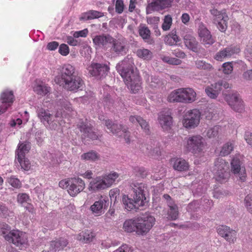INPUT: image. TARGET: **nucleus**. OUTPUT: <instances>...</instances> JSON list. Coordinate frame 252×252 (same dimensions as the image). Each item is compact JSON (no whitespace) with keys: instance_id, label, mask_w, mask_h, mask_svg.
Here are the masks:
<instances>
[{"instance_id":"obj_1","label":"nucleus","mask_w":252,"mask_h":252,"mask_svg":"<svg viewBox=\"0 0 252 252\" xmlns=\"http://www.w3.org/2000/svg\"><path fill=\"white\" fill-rule=\"evenodd\" d=\"M116 69L125 84L133 93L140 90V78L137 72L134 70L133 63L131 61L128 60L122 61L117 65Z\"/></svg>"},{"instance_id":"obj_2","label":"nucleus","mask_w":252,"mask_h":252,"mask_svg":"<svg viewBox=\"0 0 252 252\" xmlns=\"http://www.w3.org/2000/svg\"><path fill=\"white\" fill-rule=\"evenodd\" d=\"M59 186L63 189H66L68 193L72 197L77 196L85 189V181L78 177H73L62 180Z\"/></svg>"},{"instance_id":"obj_3","label":"nucleus","mask_w":252,"mask_h":252,"mask_svg":"<svg viewBox=\"0 0 252 252\" xmlns=\"http://www.w3.org/2000/svg\"><path fill=\"white\" fill-rule=\"evenodd\" d=\"M229 164L221 158H218L215 162L213 170L216 180L220 183L226 182L230 176Z\"/></svg>"},{"instance_id":"obj_4","label":"nucleus","mask_w":252,"mask_h":252,"mask_svg":"<svg viewBox=\"0 0 252 252\" xmlns=\"http://www.w3.org/2000/svg\"><path fill=\"white\" fill-rule=\"evenodd\" d=\"M201 117V112L198 109L195 108L188 111L183 116V126L189 130L196 128L200 124Z\"/></svg>"},{"instance_id":"obj_5","label":"nucleus","mask_w":252,"mask_h":252,"mask_svg":"<svg viewBox=\"0 0 252 252\" xmlns=\"http://www.w3.org/2000/svg\"><path fill=\"white\" fill-rule=\"evenodd\" d=\"M212 16L213 23L217 25L218 29L221 32H224L227 28L228 17L225 10H218L213 8L210 10Z\"/></svg>"},{"instance_id":"obj_6","label":"nucleus","mask_w":252,"mask_h":252,"mask_svg":"<svg viewBox=\"0 0 252 252\" xmlns=\"http://www.w3.org/2000/svg\"><path fill=\"white\" fill-rule=\"evenodd\" d=\"M137 231L136 234L139 235L146 234L153 227L155 223V218L150 215L143 217L136 218Z\"/></svg>"},{"instance_id":"obj_7","label":"nucleus","mask_w":252,"mask_h":252,"mask_svg":"<svg viewBox=\"0 0 252 252\" xmlns=\"http://www.w3.org/2000/svg\"><path fill=\"white\" fill-rule=\"evenodd\" d=\"M77 126L82 133L81 138L85 143L98 138L97 134L93 129V126L87 120L85 121H80Z\"/></svg>"},{"instance_id":"obj_8","label":"nucleus","mask_w":252,"mask_h":252,"mask_svg":"<svg viewBox=\"0 0 252 252\" xmlns=\"http://www.w3.org/2000/svg\"><path fill=\"white\" fill-rule=\"evenodd\" d=\"M58 84L62 86L65 90L73 92L82 90L84 85L83 79L77 75L67 79Z\"/></svg>"},{"instance_id":"obj_9","label":"nucleus","mask_w":252,"mask_h":252,"mask_svg":"<svg viewBox=\"0 0 252 252\" xmlns=\"http://www.w3.org/2000/svg\"><path fill=\"white\" fill-rule=\"evenodd\" d=\"M105 126L114 134L121 136L123 134L126 142L127 144L130 143V132L127 127H125L122 125L115 124L110 120L105 121Z\"/></svg>"},{"instance_id":"obj_10","label":"nucleus","mask_w":252,"mask_h":252,"mask_svg":"<svg viewBox=\"0 0 252 252\" xmlns=\"http://www.w3.org/2000/svg\"><path fill=\"white\" fill-rule=\"evenodd\" d=\"M205 144L204 139L200 135H194L189 138L186 148L189 152L198 154L203 150Z\"/></svg>"},{"instance_id":"obj_11","label":"nucleus","mask_w":252,"mask_h":252,"mask_svg":"<svg viewBox=\"0 0 252 252\" xmlns=\"http://www.w3.org/2000/svg\"><path fill=\"white\" fill-rule=\"evenodd\" d=\"M219 236L224 238L230 244H234L237 240V231L225 225H220L217 228Z\"/></svg>"},{"instance_id":"obj_12","label":"nucleus","mask_w":252,"mask_h":252,"mask_svg":"<svg viewBox=\"0 0 252 252\" xmlns=\"http://www.w3.org/2000/svg\"><path fill=\"white\" fill-rule=\"evenodd\" d=\"M14 100L15 96L12 91L6 89L1 92L0 95V101L2 105L0 106V115L7 111Z\"/></svg>"},{"instance_id":"obj_13","label":"nucleus","mask_w":252,"mask_h":252,"mask_svg":"<svg viewBox=\"0 0 252 252\" xmlns=\"http://www.w3.org/2000/svg\"><path fill=\"white\" fill-rule=\"evenodd\" d=\"M88 70L92 76L101 78L107 75L110 68L106 64L93 63L89 66Z\"/></svg>"},{"instance_id":"obj_14","label":"nucleus","mask_w":252,"mask_h":252,"mask_svg":"<svg viewBox=\"0 0 252 252\" xmlns=\"http://www.w3.org/2000/svg\"><path fill=\"white\" fill-rule=\"evenodd\" d=\"M37 116L40 122L46 127L51 129H56L57 127V125L54 122L53 116L50 114L48 110H45L43 108L39 109L37 111Z\"/></svg>"},{"instance_id":"obj_15","label":"nucleus","mask_w":252,"mask_h":252,"mask_svg":"<svg viewBox=\"0 0 252 252\" xmlns=\"http://www.w3.org/2000/svg\"><path fill=\"white\" fill-rule=\"evenodd\" d=\"M108 198L106 195H100L98 200L95 201L90 207L92 214L95 217H99L104 213L106 204H108Z\"/></svg>"},{"instance_id":"obj_16","label":"nucleus","mask_w":252,"mask_h":252,"mask_svg":"<svg viewBox=\"0 0 252 252\" xmlns=\"http://www.w3.org/2000/svg\"><path fill=\"white\" fill-rule=\"evenodd\" d=\"M122 201L125 208L128 211L133 209H138L140 207L145 206L146 201L133 195V199L128 197L127 195H124Z\"/></svg>"},{"instance_id":"obj_17","label":"nucleus","mask_w":252,"mask_h":252,"mask_svg":"<svg viewBox=\"0 0 252 252\" xmlns=\"http://www.w3.org/2000/svg\"><path fill=\"white\" fill-rule=\"evenodd\" d=\"M224 99L227 102L228 105L234 111L238 112H241L243 111V102L237 94H226L225 95Z\"/></svg>"},{"instance_id":"obj_18","label":"nucleus","mask_w":252,"mask_h":252,"mask_svg":"<svg viewBox=\"0 0 252 252\" xmlns=\"http://www.w3.org/2000/svg\"><path fill=\"white\" fill-rule=\"evenodd\" d=\"M76 75L77 74L75 68L73 65L70 64H64L62 68L60 75L55 77V81L57 84L61 83L63 81Z\"/></svg>"},{"instance_id":"obj_19","label":"nucleus","mask_w":252,"mask_h":252,"mask_svg":"<svg viewBox=\"0 0 252 252\" xmlns=\"http://www.w3.org/2000/svg\"><path fill=\"white\" fill-rule=\"evenodd\" d=\"M198 34L202 44L210 45L215 42V39L211 32L202 23L199 25Z\"/></svg>"},{"instance_id":"obj_20","label":"nucleus","mask_w":252,"mask_h":252,"mask_svg":"<svg viewBox=\"0 0 252 252\" xmlns=\"http://www.w3.org/2000/svg\"><path fill=\"white\" fill-rule=\"evenodd\" d=\"M25 234L18 230H13L9 232V235L5 237V240L12 243L16 246L23 245L27 239L24 237Z\"/></svg>"},{"instance_id":"obj_21","label":"nucleus","mask_w":252,"mask_h":252,"mask_svg":"<svg viewBox=\"0 0 252 252\" xmlns=\"http://www.w3.org/2000/svg\"><path fill=\"white\" fill-rule=\"evenodd\" d=\"M158 121L163 130L168 131L170 129L172 124V117L169 110L161 111L158 114Z\"/></svg>"},{"instance_id":"obj_22","label":"nucleus","mask_w":252,"mask_h":252,"mask_svg":"<svg viewBox=\"0 0 252 252\" xmlns=\"http://www.w3.org/2000/svg\"><path fill=\"white\" fill-rule=\"evenodd\" d=\"M240 49L237 46H230L220 50L215 55V59L218 61H222L225 58L230 57L235 54L239 53Z\"/></svg>"},{"instance_id":"obj_23","label":"nucleus","mask_w":252,"mask_h":252,"mask_svg":"<svg viewBox=\"0 0 252 252\" xmlns=\"http://www.w3.org/2000/svg\"><path fill=\"white\" fill-rule=\"evenodd\" d=\"M181 103H191L196 99V94L194 90L190 88H180Z\"/></svg>"},{"instance_id":"obj_24","label":"nucleus","mask_w":252,"mask_h":252,"mask_svg":"<svg viewBox=\"0 0 252 252\" xmlns=\"http://www.w3.org/2000/svg\"><path fill=\"white\" fill-rule=\"evenodd\" d=\"M112 37L108 34H101L94 36L93 38V42L95 49L106 48L107 44H110L112 40Z\"/></svg>"},{"instance_id":"obj_25","label":"nucleus","mask_w":252,"mask_h":252,"mask_svg":"<svg viewBox=\"0 0 252 252\" xmlns=\"http://www.w3.org/2000/svg\"><path fill=\"white\" fill-rule=\"evenodd\" d=\"M111 44V51L117 55H123L126 53V42L123 39H116L112 37L110 43Z\"/></svg>"},{"instance_id":"obj_26","label":"nucleus","mask_w":252,"mask_h":252,"mask_svg":"<svg viewBox=\"0 0 252 252\" xmlns=\"http://www.w3.org/2000/svg\"><path fill=\"white\" fill-rule=\"evenodd\" d=\"M107 189L105 182L102 176H97L93 178L90 182L88 190L93 192H96Z\"/></svg>"},{"instance_id":"obj_27","label":"nucleus","mask_w":252,"mask_h":252,"mask_svg":"<svg viewBox=\"0 0 252 252\" xmlns=\"http://www.w3.org/2000/svg\"><path fill=\"white\" fill-rule=\"evenodd\" d=\"M172 2L173 0H153L148 4L147 10L151 12L169 7Z\"/></svg>"},{"instance_id":"obj_28","label":"nucleus","mask_w":252,"mask_h":252,"mask_svg":"<svg viewBox=\"0 0 252 252\" xmlns=\"http://www.w3.org/2000/svg\"><path fill=\"white\" fill-rule=\"evenodd\" d=\"M171 162L173 164V169L179 172L187 171L189 167V162L183 158H173Z\"/></svg>"},{"instance_id":"obj_29","label":"nucleus","mask_w":252,"mask_h":252,"mask_svg":"<svg viewBox=\"0 0 252 252\" xmlns=\"http://www.w3.org/2000/svg\"><path fill=\"white\" fill-rule=\"evenodd\" d=\"M130 187L133 190L134 195L143 200H146V197L144 194V189L146 188L145 185L142 183H139L137 181H133L130 183Z\"/></svg>"},{"instance_id":"obj_30","label":"nucleus","mask_w":252,"mask_h":252,"mask_svg":"<svg viewBox=\"0 0 252 252\" xmlns=\"http://www.w3.org/2000/svg\"><path fill=\"white\" fill-rule=\"evenodd\" d=\"M129 120L133 124L138 123L144 132L147 134L150 133V126L148 123L139 116H130Z\"/></svg>"},{"instance_id":"obj_31","label":"nucleus","mask_w":252,"mask_h":252,"mask_svg":"<svg viewBox=\"0 0 252 252\" xmlns=\"http://www.w3.org/2000/svg\"><path fill=\"white\" fill-rule=\"evenodd\" d=\"M67 244L68 241L66 239L60 238L51 242L49 249L50 251L56 252L57 251L63 250Z\"/></svg>"},{"instance_id":"obj_32","label":"nucleus","mask_w":252,"mask_h":252,"mask_svg":"<svg viewBox=\"0 0 252 252\" xmlns=\"http://www.w3.org/2000/svg\"><path fill=\"white\" fill-rule=\"evenodd\" d=\"M95 237V234L89 230L82 231L77 237V239L83 243L87 244L92 242Z\"/></svg>"},{"instance_id":"obj_33","label":"nucleus","mask_w":252,"mask_h":252,"mask_svg":"<svg viewBox=\"0 0 252 252\" xmlns=\"http://www.w3.org/2000/svg\"><path fill=\"white\" fill-rule=\"evenodd\" d=\"M184 39L185 44L188 48L193 52L197 51L198 43L194 36L189 34L186 35L185 36Z\"/></svg>"},{"instance_id":"obj_34","label":"nucleus","mask_w":252,"mask_h":252,"mask_svg":"<svg viewBox=\"0 0 252 252\" xmlns=\"http://www.w3.org/2000/svg\"><path fill=\"white\" fill-rule=\"evenodd\" d=\"M123 229L126 233H132L137 231V219H128L123 223Z\"/></svg>"},{"instance_id":"obj_35","label":"nucleus","mask_w":252,"mask_h":252,"mask_svg":"<svg viewBox=\"0 0 252 252\" xmlns=\"http://www.w3.org/2000/svg\"><path fill=\"white\" fill-rule=\"evenodd\" d=\"M103 16V13L96 10H89L81 14L80 20L88 21L98 18Z\"/></svg>"},{"instance_id":"obj_36","label":"nucleus","mask_w":252,"mask_h":252,"mask_svg":"<svg viewBox=\"0 0 252 252\" xmlns=\"http://www.w3.org/2000/svg\"><path fill=\"white\" fill-rule=\"evenodd\" d=\"M169 208L168 211V218L171 220H175L178 218L179 212L178 207L174 201H170L168 203Z\"/></svg>"},{"instance_id":"obj_37","label":"nucleus","mask_w":252,"mask_h":252,"mask_svg":"<svg viewBox=\"0 0 252 252\" xmlns=\"http://www.w3.org/2000/svg\"><path fill=\"white\" fill-rule=\"evenodd\" d=\"M103 181L105 182L107 188L110 187L119 177V174L116 172H112L109 174H105L101 176Z\"/></svg>"},{"instance_id":"obj_38","label":"nucleus","mask_w":252,"mask_h":252,"mask_svg":"<svg viewBox=\"0 0 252 252\" xmlns=\"http://www.w3.org/2000/svg\"><path fill=\"white\" fill-rule=\"evenodd\" d=\"M50 87L47 86L42 82L35 85L33 87L34 92L37 94L41 96H44L50 92Z\"/></svg>"},{"instance_id":"obj_39","label":"nucleus","mask_w":252,"mask_h":252,"mask_svg":"<svg viewBox=\"0 0 252 252\" xmlns=\"http://www.w3.org/2000/svg\"><path fill=\"white\" fill-rule=\"evenodd\" d=\"M30 145L28 142L19 143L18 149L16 151V157H24L29 152Z\"/></svg>"},{"instance_id":"obj_40","label":"nucleus","mask_w":252,"mask_h":252,"mask_svg":"<svg viewBox=\"0 0 252 252\" xmlns=\"http://www.w3.org/2000/svg\"><path fill=\"white\" fill-rule=\"evenodd\" d=\"M216 83L207 87L205 89L206 94L211 98L215 99L217 97L220 92V89L217 87Z\"/></svg>"},{"instance_id":"obj_41","label":"nucleus","mask_w":252,"mask_h":252,"mask_svg":"<svg viewBox=\"0 0 252 252\" xmlns=\"http://www.w3.org/2000/svg\"><path fill=\"white\" fill-rule=\"evenodd\" d=\"M100 158L99 155L94 151H91L89 152L84 153L81 156V158L82 160H90L91 161H95Z\"/></svg>"},{"instance_id":"obj_42","label":"nucleus","mask_w":252,"mask_h":252,"mask_svg":"<svg viewBox=\"0 0 252 252\" xmlns=\"http://www.w3.org/2000/svg\"><path fill=\"white\" fill-rule=\"evenodd\" d=\"M180 89L171 92L167 97V100L170 102H181Z\"/></svg>"},{"instance_id":"obj_43","label":"nucleus","mask_w":252,"mask_h":252,"mask_svg":"<svg viewBox=\"0 0 252 252\" xmlns=\"http://www.w3.org/2000/svg\"><path fill=\"white\" fill-rule=\"evenodd\" d=\"M146 82L149 87L152 89L158 88L160 85L159 79L155 76H148Z\"/></svg>"},{"instance_id":"obj_44","label":"nucleus","mask_w":252,"mask_h":252,"mask_svg":"<svg viewBox=\"0 0 252 252\" xmlns=\"http://www.w3.org/2000/svg\"><path fill=\"white\" fill-rule=\"evenodd\" d=\"M137 56L145 60H150L153 56L152 53L147 49H139L136 51Z\"/></svg>"},{"instance_id":"obj_45","label":"nucleus","mask_w":252,"mask_h":252,"mask_svg":"<svg viewBox=\"0 0 252 252\" xmlns=\"http://www.w3.org/2000/svg\"><path fill=\"white\" fill-rule=\"evenodd\" d=\"M19 163L21 168L26 171H28L31 168V162L28 158L25 157H16V159Z\"/></svg>"},{"instance_id":"obj_46","label":"nucleus","mask_w":252,"mask_h":252,"mask_svg":"<svg viewBox=\"0 0 252 252\" xmlns=\"http://www.w3.org/2000/svg\"><path fill=\"white\" fill-rule=\"evenodd\" d=\"M231 171L234 174L239 173L241 169H244L243 168H241L240 159L237 157H234L232 159L231 162Z\"/></svg>"},{"instance_id":"obj_47","label":"nucleus","mask_w":252,"mask_h":252,"mask_svg":"<svg viewBox=\"0 0 252 252\" xmlns=\"http://www.w3.org/2000/svg\"><path fill=\"white\" fill-rule=\"evenodd\" d=\"M221 130L220 126H215L207 130L206 135L209 138H216L218 136Z\"/></svg>"},{"instance_id":"obj_48","label":"nucleus","mask_w":252,"mask_h":252,"mask_svg":"<svg viewBox=\"0 0 252 252\" xmlns=\"http://www.w3.org/2000/svg\"><path fill=\"white\" fill-rule=\"evenodd\" d=\"M140 36L144 39H149L151 35V31L148 27L146 26H140L138 30Z\"/></svg>"},{"instance_id":"obj_49","label":"nucleus","mask_w":252,"mask_h":252,"mask_svg":"<svg viewBox=\"0 0 252 252\" xmlns=\"http://www.w3.org/2000/svg\"><path fill=\"white\" fill-rule=\"evenodd\" d=\"M233 150V144L232 142H228L225 143L220 152L221 156H225L229 155Z\"/></svg>"},{"instance_id":"obj_50","label":"nucleus","mask_w":252,"mask_h":252,"mask_svg":"<svg viewBox=\"0 0 252 252\" xmlns=\"http://www.w3.org/2000/svg\"><path fill=\"white\" fill-rule=\"evenodd\" d=\"M172 24V18L171 15H167L164 17L163 23L162 24L161 28L164 31H168Z\"/></svg>"},{"instance_id":"obj_51","label":"nucleus","mask_w":252,"mask_h":252,"mask_svg":"<svg viewBox=\"0 0 252 252\" xmlns=\"http://www.w3.org/2000/svg\"><path fill=\"white\" fill-rule=\"evenodd\" d=\"M195 65L198 69L204 70H211L213 67L212 65L208 63H206L203 60H198L195 62Z\"/></svg>"},{"instance_id":"obj_52","label":"nucleus","mask_w":252,"mask_h":252,"mask_svg":"<svg viewBox=\"0 0 252 252\" xmlns=\"http://www.w3.org/2000/svg\"><path fill=\"white\" fill-rule=\"evenodd\" d=\"M222 72L225 74H230L233 69L232 62H226L222 65Z\"/></svg>"},{"instance_id":"obj_53","label":"nucleus","mask_w":252,"mask_h":252,"mask_svg":"<svg viewBox=\"0 0 252 252\" xmlns=\"http://www.w3.org/2000/svg\"><path fill=\"white\" fill-rule=\"evenodd\" d=\"M8 183L13 187L15 188H20L21 187L22 184L20 181L17 178L14 176H11L8 179Z\"/></svg>"},{"instance_id":"obj_54","label":"nucleus","mask_w":252,"mask_h":252,"mask_svg":"<svg viewBox=\"0 0 252 252\" xmlns=\"http://www.w3.org/2000/svg\"><path fill=\"white\" fill-rule=\"evenodd\" d=\"M168 38L171 39V38L173 39V42H170L169 43L170 45H173L177 44L178 42L180 40L179 37L177 35L176 31L175 30H173L170 33L168 34Z\"/></svg>"},{"instance_id":"obj_55","label":"nucleus","mask_w":252,"mask_h":252,"mask_svg":"<svg viewBox=\"0 0 252 252\" xmlns=\"http://www.w3.org/2000/svg\"><path fill=\"white\" fill-rule=\"evenodd\" d=\"M103 104L105 108L111 110L114 108V101L110 96H107L104 98Z\"/></svg>"},{"instance_id":"obj_56","label":"nucleus","mask_w":252,"mask_h":252,"mask_svg":"<svg viewBox=\"0 0 252 252\" xmlns=\"http://www.w3.org/2000/svg\"><path fill=\"white\" fill-rule=\"evenodd\" d=\"M76 38L74 37L73 36H67L66 38V42L67 43V44L72 46H77L80 45V40L76 39Z\"/></svg>"},{"instance_id":"obj_57","label":"nucleus","mask_w":252,"mask_h":252,"mask_svg":"<svg viewBox=\"0 0 252 252\" xmlns=\"http://www.w3.org/2000/svg\"><path fill=\"white\" fill-rule=\"evenodd\" d=\"M29 200L30 197L27 193H21L17 195V201L21 204L28 202Z\"/></svg>"},{"instance_id":"obj_58","label":"nucleus","mask_w":252,"mask_h":252,"mask_svg":"<svg viewBox=\"0 0 252 252\" xmlns=\"http://www.w3.org/2000/svg\"><path fill=\"white\" fill-rule=\"evenodd\" d=\"M11 227L7 224H3L0 228V235L3 236L5 239V237L9 235Z\"/></svg>"},{"instance_id":"obj_59","label":"nucleus","mask_w":252,"mask_h":252,"mask_svg":"<svg viewBox=\"0 0 252 252\" xmlns=\"http://www.w3.org/2000/svg\"><path fill=\"white\" fill-rule=\"evenodd\" d=\"M245 204L248 211L252 214V198L250 195H248L245 198Z\"/></svg>"},{"instance_id":"obj_60","label":"nucleus","mask_w":252,"mask_h":252,"mask_svg":"<svg viewBox=\"0 0 252 252\" xmlns=\"http://www.w3.org/2000/svg\"><path fill=\"white\" fill-rule=\"evenodd\" d=\"M163 60L169 63V64H174V65H179L181 63V61L179 59L174 58H170L169 57H164L163 58Z\"/></svg>"},{"instance_id":"obj_61","label":"nucleus","mask_w":252,"mask_h":252,"mask_svg":"<svg viewBox=\"0 0 252 252\" xmlns=\"http://www.w3.org/2000/svg\"><path fill=\"white\" fill-rule=\"evenodd\" d=\"M59 52L63 56H67L69 53L68 46L65 44H62L59 47Z\"/></svg>"},{"instance_id":"obj_62","label":"nucleus","mask_w":252,"mask_h":252,"mask_svg":"<svg viewBox=\"0 0 252 252\" xmlns=\"http://www.w3.org/2000/svg\"><path fill=\"white\" fill-rule=\"evenodd\" d=\"M124 4L123 0H117L115 4L116 12L119 14L122 13L124 11Z\"/></svg>"},{"instance_id":"obj_63","label":"nucleus","mask_w":252,"mask_h":252,"mask_svg":"<svg viewBox=\"0 0 252 252\" xmlns=\"http://www.w3.org/2000/svg\"><path fill=\"white\" fill-rule=\"evenodd\" d=\"M89 31L87 29H85L81 31H76L73 34L74 37L78 38L79 37H86L88 34Z\"/></svg>"},{"instance_id":"obj_64","label":"nucleus","mask_w":252,"mask_h":252,"mask_svg":"<svg viewBox=\"0 0 252 252\" xmlns=\"http://www.w3.org/2000/svg\"><path fill=\"white\" fill-rule=\"evenodd\" d=\"M135 172L136 173V175L142 178L146 177L147 175V171L143 167H137L135 168Z\"/></svg>"}]
</instances>
